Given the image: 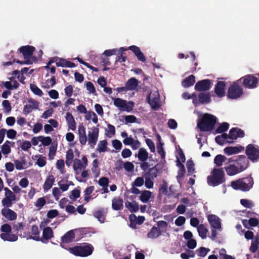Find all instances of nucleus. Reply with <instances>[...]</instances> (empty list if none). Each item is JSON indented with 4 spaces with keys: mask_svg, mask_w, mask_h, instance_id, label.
I'll use <instances>...</instances> for the list:
<instances>
[{
    "mask_svg": "<svg viewBox=\"0 0 259 259\" xmlns=\"http://www.w3.org/2000/svg\"><path fill=\"white\" fill-rule=\"evenodd\" d=\"M35 50V47L32 46L27 45L21 47L17 52V56H23L24 61L14 59V62H16L20 64H31L33 63L34 60L33 59V54Z\"/></svg>",
    "mask_w": 259,
    "mask_h": 259,
    "instance_id": "obj_1",
    "label": "nucleus"
},
{
    "mask_svg": "<svg viewBox=\"0 0 259 259\" xmlns=\"http://www.w3.org/2000/svg\"><path fill=\"white\" fill-rule=\"evenodd\" d=\"M225 182V175L223 168H214L207 178V183L211 187L218 186Z\"/></svg>",
    "mask_w": 259,
    "mask_h": 259,
    "instance_id": "obj_2",
    "label": "nucleus"
},
{
    "mask_svg": "<svg viewBox=\"0 0 259 259\" xmlns=\"http://www.w3.org/2000/svg\"><path fill=\"white\" fill-rule=\"evenodd\" d=\"M217 122V118L208 113L203 114L200 121L197 123V127L201 132H211L214 129Z\"/></svg>",
    "mask_w": 259,
    "mask_h": 259,
    "instance_id": "obj_3",
    "label": "nucleus"
},
{
    "mask_svg": "<svg viewBox=\"0 0 259 259\" xmlns=\"http://www.w3.org/2000/svg\"><path fill=\"white\" fill-rule=\"evenodd\" d=\"M93 246L88 243H83L80 245L69 247L68 251L75 256L86 257L91 255L94 251Z\"/></svg>",
    "mask_w": 259,
    "mask_h": 259,
    "instance_id": "obj_4",
    "label": "nucleus"
},
{
    "mask_svg": "<svg viewBox=\"0 0 259 259\" xmlns=\"http://www.w3.org/2000/svg\"><path fill=\"white\" fill-rule=\"evenodd\" d=\"M253 184V179L251 177L239 179L231 183V186L235 190L248 191Z\"/></svg>",
    "mask_w": 259,
    "mask_h": 259,
    "instance_id": "obj_5",
    "label": "nucleus"
},
{
    "mask_svg": "<svg viewBox=\"0 0 259 259\" xmlns=\"http://www.w3.org/2000/svg\"><path fill=\"white\" fill-rule=\"evenodd\" d=\"M237 82H242V85L247 89L256 88L259 82V74L246 75L237 80Z\"/></svg>",
    "mask_w": 259,
    "mask_h": 259,
    "instance_id": "obj_6",
    "label": "nucleus"
},
{
    "mask_svg": "<svg viewBox=\"0 0 259 259\" xmlns=\"http://www.w3.org/2000/svg\"><path fill=\"white\" fill-rule=\"evenodd\" d=\"M239 82L237 81L230 86L227 93L228 98L236 99L240 97L243 94V89L239 85Z\"/></svg>",
    "mask_w": 259,
    "mask_h": 259,
    "instance_id": "obj_7",
    "label": "nucleus"
},
{
    "mask_svg": "<svg viewBox=\"0 0 259 259\" xmlns=\"http://www.w3.org/2000/svg\"><path fill=\"white\" fill-rule=\"evenodd\" d=\"M114 100V105L118 107L121 111H131L134 107V103L132 102H129L128 103L126 100L117 98H113Z\"/></svg>",
    "mask_w": 259,
    "mask_h": 259,
    "instance_id": "obj_8",
    "label": "nucleus"
},
{
    "mask_svg": "<svg viewBox=\"0 0 259 259\" xmlns=\"http://www.w3.org/2000/svg\"><path fill=\"white\" fill-rule=\"evenodd\" d=\"M245 153L248 159L253 162L259 160V150L252 144H249L246 146Z\"/></svg>",
    "mask_w": 259,
    "mask_h": 259,
    "instance_id": "obj_9",
    "label": "nucleus"
},
{
    "mask_svg": "<svg viewBox=\"0 0 259 259\" xmlns=\"http://www.w3.org/2000/svg\"><path fill=\"white\" fill-rule=\"evenodd\" d=\"M128 50L132 51L134 53L138 60L142 62H146V58L143 53L141 52L139 47L133 45L128 47V48L121 47L120 48V50L121 51H125Z\"/></svg>",
    "mask_w": 259,
    "mask_h": 259,
    "instance_id": "obj_10",
    "label": "nucleus"
},
{
    "mask_svg": "<svg viewBox=\"0 0 259 259\" xmlns=\"http://www.w3.org/2000/svg\"><path fill=\"white\" fill-rule=\"evenodd\" d=\"M211 85V82L210 79H203L196 83L195 89L199 92L206 91L210 89Z\"/></svg>",
    "mask_w": 259,
    "mask_h": 259,
    "instance_id": "obj_11",
    "label": "nucleus"
},
{
    "mask_svg": "<svg viewBox=\"0 0 259 259\" xmlns=\"http://www.w3.org/2000/svg\"><path fill=\"white\" fill-rule=\"evenodd\" d=\"M236 160V164L235 165L241 172L245 170L249 165L248 159L245 155H239Z\"/></svg>",
    "mask_w": 259,
    "mask_h": 259,
    "instance_id": "obj_12",
    "label": "nucleus"
},
{
    "mask_svg": "<svg viewBox=\"0 0 259 259\" xmlns=\"http://www.w3.org/2000/svg\"><path fill=\"white\" fill-rule=\"evenodd\" d=\"M99 130L98 128L94 127L92 132H89L88 133V142L89 144L92 148H93L96 144L98 141Z\"/></svg>",
    "mask_w": 259,
    "mask_h": 259,
    "instance_id": "obj_13",
    "label": "nucleus"
},
{
    "mask_svg": "<svg viewBox=\"0 0 259 259\" xmlns=\"http://www.w3.org/2000/svg\"><path fill=\"white\" fill-rule=\"evenodd\" d=\"M208 221L211 228H214L219 231L221 230V223L220 219L214 214H209L207 217Z\"/></svg>",
    "mask_w": 259,
    "mask_h": 259,
    "instance_id": "obj_14",
    "label": "nucleus"
},
{
    "mask_svg": "<svg viewBox=\"0 0 259 259\" xmlns=\"http://www.w3.org/2000/svg\"><path fill=\"white\" fill-rule=\"evenodd\" d=\"M54 237V232L50 227H47L43 229L42 236L39 241L44 243H47L49 240Z\"/></svg>",
    "mask_w": 259,
    "mask_h": 259,
    "instance_id": "obj_15",
    "label": "nucleus"
},
{
    "mask_svg": "<svg viewBox=\"0 0 259 259\" xmlns=\"http://www.w3.org/2000/svg\"><path fill=\"white\" fill-rule=\"evenodd\" d=\"M130 225V226L133 229H136L137 225H141L144 222L145 219L143 216L137 217L135 214H131L129 217Z\"/></svg>",
    "mask_w": 259,
    "mask_h": 259,
    "instance_id": "obj_16",
    "label": "nucleus"
},
{
    "mask_svg": "<svg viewBox=\"0 0 259 259\" xmlns=\"http://www.w3.org/2000/svg\"><path fill=\"white\" fill-rule=\"evenodd\" d=\"M225 87L226 83L223 81H219L215 84L214 87V92L219 97L222 98L225 96Z\"/></svg>",
    "mask_w": 259,
    "mask_h": 259,
    "instance_id": "obj_17",
    "label": "nucleus"
},
{
    "mask_svg": "<svg viewBox=\"0 0 259 259\" xmlns=\"http://www.w3.org/2000/svg\"><path fill=\"white\" fill-rule=\"evenodd\" d=\"M2 214L9 221H14L17 219V214L10 208H4L1 211Z\"/></svg>",
    "mask_w": 259,
    "mask_h": 259,
    "instance_id": "obj_18",
    "label": "nucleus"
},
{
    "mask_svg": "<svg viewBox=\"0 0 259 259\" xmlns=\"http://www.w3.org/2000/svg\"><path fill=\"white\" fill-rule=\"evenodd\" d=\"M151 93L148 95L146 98V101L149 104L152 109L157 110L160 106L159 97H154L152 99H151Z\"/></svg>",
    "mask_w": 259,
    "mask_h": 259,
    "instance_id": "obj_19",
    "label": "nucleus"
},
{
    "mask_svg": "<svg viewBox=\"0 0 259 259\" xmlns=\"http://www.w3.org/2000/svg\"><path fill=\"white\" fill-rule=\"evenodd\" d=\"M211 101L210 93H200L198 95V104H206L209 103Z\"/></svg>",
    "mask_w": 259,
    "mask_h": 259,
    "instance_id": "obj_20",
    "label": "nucleus"
},
{
    "mask_svg": "<svg viewBox=\"0 0 259 259\" xmlns=\"http://www.w3.org/2000/svg\"><path fill=\"white\" fill-rule=\"evenodd\" d=\"M243 150L244 147L241 145H239L234 147L230 146L226 147L224 151V153L227 155H231L232 154L238 153Z\"/></svg>",
    "mask_w": 259,
    "mask_h": 259,
    "instance_id": "obj_21",
    "label": "nucleus"
},
{
    "mask_svg": "<svg viewBox=\"0 0 259 259\" xmlns=\"http://www.w3.org/2000/svg\"><path fill=\"white\" fill-rule=\"evenodd\" d=\"M123 200L119 197L114 198L112 200V208L114 210H120L123 209Z\"/></svg>",
    "mask_w": 259,
    "mask_h": 259,
    "instance_id": "obj_22",
    "label": "nucleus"
},
{
    "mask_svg": "<svg viewBox=\"0 0 259 259\" xmlns=\"http://www.w3.org/2000/svg\"><path fill=\"white\" fill-rule=\"evenodd\" d=\"M55 178L53 175H49L46 180L44 185L43 189L45 192L48 191L53 186L55 182Z\"/></svg>",
    "mask_w": 259,
    "mask_h": 259,
    "instance_id": "obj_23",
    "label": "nucleus"
},
{
    "mask_svg": "<svg viewBox=\"0 0 259 259\" xmlns=\"http://www.w3.org/2000/svg\"><path fill=\"white\" fill-rule=\"evenodd\" d=\"M225 169L228 176H234L238 173L241 172L238 167L234 164H230L228 166L225 167Z\"/></svg>",
    "mask_w": 259,
    "mask_h": 259,
    "instance_id": "obj_24",
    "label": "nucleus"
},
{
    "mask_svg": "<svg viewBox=\"0 0 259 259\" xmlns=\"http://www.w3.org/2000/svg\"><path fill=\"white\" fill-rule=\"evenodd\" d=\"M74 238L75 234L72 230L68 231L61 237V241L63 243H68L72 242Z\"/></svg>",
    "mask_w": 259,
    "mask_h": 259,
    "instance_id": "obj_25",
    "label": "nucleus"
},
{
    "mask_svg": "<svg viewBox=\"0 0 259 259\" xmlns=\"http://www.w3.org/2000/svg\"><path fill=\"white\" fill-rule=\"evenodd\" d=\"M66 120L69 128L72 131H74L76 129V122L74 118L70 112H67L66 114Z\"/></svg>",
    "mask_w": 259,
    "mask_h": 259,
    "instance_id": "obj_26",
    "label": "nucleus"
},
{
    "mask_svg": "<svg viewBox=\"0 0 259 259\" xmlns=\"http://www.w3.org/2000/svg\"><path fill=\"white\" fill-rule=\"evenodd\" d=\"M161 231L158 227L153 226L147 234V237L151 239H155L160 236Z\"/></svg>",
    "mask_w": 259,
    "mask_h": 259,
    "instance_id": "obj_27",
    "label": "nucleus"
},
{
    "mask_svg": "<svg viewBox=\"0 0 259 259\" xmlns=\"http://www.w3.org/2000/svg\"><path fill=\"white\" fill-rule=\"evenodd\" d=\"M93 216L97 219L101 223H103L105 220L106 212L103 208H101L94 211L93 212Z\"/></svg>",
    "mask_w": 259,
    "mask_h": 259,
    "instance_id": "obj_28",
    "label": "nucleus"
},
{
    "mask_svg": "<svg viewBox=\"0 0 259 259\" xmlns=\"http://www.w3.org/2000/svg\"><path fill=\"white\" fill-rule=\"evenodd\" d=\"M57 66L63 67H70L73 68L75 67V64L71 62L66 60L63 58H59L58 61L56 62Z\"/></svg>",
    "mask_w": 259,
    "mask_h": 259,
    "instance_id": "obj_29",
    "label": "nucleus"
},
{
    "mask_svg": "<svg viewBox=\"0 0 259 259\" xmlns=\"http://www.w3.org/2000/svg\"><path fill=\"white\" fill-rule=\"evenodd\" d=\"M195 82V77L193 75H191L186 77L182 82V85L185 88H187L192 86Z\"/></svg>",
    "mask_w": 259,
    "mask_h": 259,
    "instance_id": "obj_30",
    "label": "nucleus"
},
{
    "mask_svg": "<svg viewBox=\"0 0 259 259\" xmlns=\"http://www.w3.org/2000/svg\"><path fill=\"white\" fill-rule=\"evenodd\" d=\"M138 80L134 77L129 79L125 83L126 88L128 91H133L138 85Z\"/></svg>",
    "mask_w": 259,
    "mask_h": 259,
    "instance_id": "obj_31",
    "label": "nucleus"
},
{
    "mask_svg": "<svg viewBox=\"0 0 259 259\" xmlns=\"http://www.w3.org/2000/svg\"><path fill=\"white\" fill-rule=\"evenodd\" d=\"M2 239L4 241L10 242L16 241L18 239V236L14 234L8 233H2L0 235Z\"/></svg>",
    "mask_w": 259,
    "mask_h": 259,
    "instance_id": "obj_32",
    "label": "nucleus"
},
{
    "mask_svg": "<svg viewBox=\"0 0 259 259\" xmlns=\"http://www.w3.org/2000/svg\"><path fill=\"white\" fill-rule=\"evenodd\" d=\"M148 152L144 148H140L138 151L137 157L141 161H146L148 158Z\"/></svg>",
    "mask_w": 259,
    "mask_h": 259,
    "instance_id": "obj_33",
    "label": "nucleus"
},
{
    "mask_svg": "<svg viewBox=\"0 0 259 259\" xmlns=\"http://www.w3.org/2000/svg\"><path fill=\"white\" fill-rule=\"evenodd\" d=\"M125 207L132 212H136L139 209V205L136 201L132 202L126 201L125 203Z\"/></svg>",
    "mask_w": 259,
    "mask_h": 259,
    "instance_id": "obj_34",
    "label": "nucleus"
},
{
    "mask_svg": "<svg viewBox=\"0 0 259 259\" xmlns=\"http://www.w3.org/2000/svg\"><path fill=\"white\" fill-rule=\"evenodd\" d=\"M31 232L32 236L30 238L35 241H39L40 240L39 231L37 226L36 225H33L31 227Z\"/></svg>",
    "mask_w": 259,
    "mask_h": 259,
    "instance_id": "obj_35",
    "label": "nucleus"
},
{
    "mask_svg": "<svg viewBox=\"0 0 259 259\" xmlns=\"http://www.w3.org/2000/svg\"><path fill=\"white\" fill-rule=\"evenodd\" d=\"M259 247V237L256 236L254 239L252 240L251 245L249 247V250L252 253H255Z\"/></svg>",
    "mask_w": 259,
    "mask_h": 259,
    "instance_id": "obj_36",
    "label": "nucleus"
},
{
    "mask_svg": "<svg viewBox=\"0 0 259 259\" xmlns=\"http://www.w3.org/2000/svg\"><path fill=\"white\" fill-rule=\"evenodd\" d=\"M152 193L147 190L142 191L140 200L143 203H147L148 202L151 197Z\"/></svg>",
    "mask_w": 259,
    "mask_h": 259,
    "instance_id": "obj_37",
    "label": "nucleus"
},
{
    "mask_svg": "<svg viewBox=\"0 0 259 259\" xmlns=\"http://www.w3.org/2000/svg\"><path fill=\"white\" fill-rule=\"evenodd\" d=\"M159 172L160 171L159 168H158V164H156L153 167L149 168L147 174L149 175L150 177V178L154 179L158 176Z\"/></svg>",
    "mask_w": 259,
    "mask_h": 259,
    "instance_id": "obj_38",
    "label": "nucleus"
},
{
    "mask_svg": "<svg viewBox=\"0 0 259 259\" xmlns=\"http://www.w3.org/2000/svg\"><path fill=\"white\" fill-rule=\"evenodd\" d=\"M197 231L199 236L202 239H205L207 237V233L208 232L207 229L204 226L203 224L200 225L197 227Z\"/></svg>",
    "mask_w": 259,
    "mask_h": 259,
    "instance_id": "obj_39",
    "label": "nucleus"
},
{
    "mask_svg": "<svg viewBox=\"0 0 259 259\" xmlns=\"http://www.w3.org/2000/svg\"><path fill=\"white\" fill-rule=\"evenodd\" d=\"M227 159L226 156L221 154H219L215 156L214 158V163L217 166H221L223 163Z\"/></svg>",
    "mask_w": 259,
    "mask_h": 259,
    "instance_id": "obj_40",
    "label": "nucleus"
},
{
    "mask_svg": "<svg viewBox=\"0 0 259 259\" xmlns=\"http://www.w3.org/2000/svg\"><path fill=\"white\" fill-rule=\"evenodd\" d=\"M229 127V124L227 122H223L220 124L213 133L214 134L222 133L227 131Z\"/></svg>",
    "mask_w": 259,
    "mask_h": 259,
    "instance_id": "obj_41",
    "label": "nucleus"
},
{
    "mask_svg": "<svg viewBox=\"0 0 259 259\" xmlns=\"http://www.w3.org/2000/svg\"><path fill=\"white\" fill-rule=\"evenodd\" d=\"M232 128H234L235 132L233 133L234 136L236 137L235 139H232V141L228 142L229 143H232L233 142V140H236L238 138H243L245 136L244 132L241 129L238 127H233Z\"/></svg>",
    "mask_w": 259,
    "mask_h": 259,
    "instance_id": "obj_42",
    "label": "nucleus"
},
{
    "mask_svg": "<svg viewBox=\"0 0 259 259\" xmlns=\"http://www.w3.org/2000/svg\"><path fill=\"white\" fill-rule=\"evenodd\" d=\"M73 169L76 172V173L79 172L82 168H83V164L82 163L81 161L77 158H75L74 160L73 163Z\"/></svg>",
    "mask_w": 259,
    "mask_h": 259,
    "instance_id": "obj_43",
    "label": "nucleus"
},
{
    "mask_svg": "<svg viewBox=\"0 0 259 259\" xmlns=\"http://www.w3.org/2000/svg\"><path fill=\"white\" fill-rule=\"evenodd\" d=\"M242 223L244 226L247 228L246 223H248V224L251 227H256L258 225L259 221L256 218H251L248 220V221L246 220H243Z\"/></svg>",
    "mask_w": 259,
    "mask_h": 259,
    "instance_id": "obj_44",
    "label": "nucleus"
},
{
    "mask_svg": "<svg viewBox=\"0 0 259 259\" xmlns=\"http://www.w3.org/2000/svg\"><path fill=\"white\" fill-rule=\"evenodd\" d=\"M74 154L71 149H69L66 152V164L67 166H70L73 159Z\"/></svg>",
    "mask_w": 259,
    "mask_h": 259,
    "instance_id": "obj_45",
    "label": "nucleus"
},
{
    "mask_svg": "<svg viewBox=\"0 0 259 259\" xmlns=\"http://www.w3.org/2000/svg\"><path fill=\"white\" fill-rule=\"evenodd\" d=\"M107 141L106 140L100 141L98 145L97 150L100 152H105L107 151Z\"/></svg>",
    "mask_w": 259,
    "mask_h": 259,
    "instance_id": "obj_46",
    "label": "nucleus"
},
{
    "mask_svg": "<svg viewBox=\"0 0 259 259\" xmlns=\"http://www.w3.org/2000/svg\"><path fill=\"white\" fill-rule=\"evenodd\" d=\"M4 190L5 191V198L16 201V195L14 194V193L13 192H12L7 187L4 188Z\"/></svg>",
    "mask_w": 259,
    "mask_h": 259,
    "instance_id": "obj_47",
    "label": "nucleus"
},
{
    "mask_svg": "<svg viewBox=\"0 0 259 259\" xmlns=\"http://www.w3.org/2000/svg\"><path fill=\"white\" fill-rule=\"evenodd\" d=\"M209 250V248L200 247L196 250V253L199 256L204 257L207 255Z\"/></svg>",
    "mask_w": 259,
    "mask_h": 259,
    "instance_id": "obj_48",
    "label": "nucleus"
},
{
    "mask_svg": "<svg viewBox=\"0 0 259 259\" xmlns=\"http://www.w3.org/2000/svg\"><path fill=\"white\" fill-rule=\"evenodd\" d=\"M30 89L33 93L39 96H42L43 95L42 91L34 84L30 83Z\"/></svg>",
    "mask_w": 259,
    "mask_h": 259,
    "instance_id": "obj_49",
    "label": "nucleus"
},
{
    "mask_svg": "<svg viewBox=\"0 0 259 259\" xmlns=\"http://www.w3.org/2000/svg\"><path fill=\"white\" fill-rule=\"evenodd\" d=\"M57 149V144L53 143L49 148V159L52 160L54 158V156L56 154V152Z\"/></svg>",
    "mask_w": 259,
    "mask_h": 259,
    "instance_id": "obj_50",
    "label": "nucleus"
},
{
    "mask_svg": "<svg viewBox=\"0 0 259 259\" xmlns=\"http://www.w3.org/2000/svg\"><path fill=\"white\" fill-rule=\"evenodd\" d=\"M39 142H41V144L45 146H49L52 143V140L50 137L39 136Z\"/></svg>",
    "mask_w": 259,
    "mask_h": 259,
    "instance_id": "obj_51",
    "label": "nucleus"
},
{
    "mask_svg": "<svg viewBox=\"0 0 259 259\" xmlns=\"http://www.w3.org/2000/svg\"><path fill=\"white\" fill-rule=\"evenodd\" d=\"M220 259H235V258L230 255L226 254V250L225 248H221L219 251Z\"/></svg>",
    "mask_w": 259,
    "mask_h": 259,
    "instance_id": "obj_52",
    "label": "nucleus"
},
{
    "mask_svg": "<svg viewBox=\"0 0 259 259\" xmlns=\"http://www.w3.org/2000/svg\"><path fill=\"white\" fill-rule=\"evenodd\" d=\"M235 129L234 128H231L229 131V134L228 135L226 133H223L222 134L221 136L222 137V139L225 141V140L227 139H229L230 140L235 139L236 137L234 136L233 133L235 132Z\"/></svg>",
    "mask_w": 259,
    "mask_h": 259,
    "instance_id": "obj_53",
    "label": "nucleus"
},
{
    "mask_svg": "<svg viewBox=\"0 0 259 259\" xmlns=\"http://www.w3.org/2000/svg\"><path fill=\"white\" fill-rule=\"evenodd\" d=\"M163 143L157 144V152L160 155L161 159H164L165 156V152L163 147Z\"/></svg>",
    "mask_w": 259,
    "mask_h": 259,
    "instance_id": "obj_54",
    "label": "nucleus"
},
{
    "mask_svg": "<svg viewBox=\"0 0 259 259\" xmlns=\"http://www.w3.org/2000/svg\"><path fill=\"white\" fill-rule=\"evenodd\" d=\"M186 166L188 173H189V174H192L195 171L194 163L193 160L191 159L188 160Z\"/></svg>",
    "mask_w": 259,
    "mask_h": 259,
    "instance_id": "obj_55",
    "label": "nucleus"
},
{
    "mask_svg": "<svg viewBox=\"0 0 259 259\" xmlns=\"http://www.w3.org/2000/svg\"><path fill=\"white\" fill-rule=\"evenodd\" d=\"M46 203V200L44 197L39 198L36 201L35 205L40 209Z\"/></svg>",
    "mask_w": 259,
    "mask_h": 259,
    "instance_id": "obj_56",
    "label": "nucleus"
},
{
    "mask_svg": "<svg viewBox=\"0 0 259 259\" xmlns=\"http://www.w3.org/2000/svg\"><path fill=\"white\" fill-rule=\"evenodd\" d=\"M1 151L2 153L7 157L8 155L11 152V148L10 146H7L6 144H3L1 146Z\"/></svg>",
    "mask_w": 259,
    "mask_h": 259,
    "instance_id": "obj_57",
    "label": "nucleus"
},
{
    "mask_svg": "<svg viewBox=\"0 0 259 259\" xmlns=\"http://www.w3.org/2000/svg\"><path fill=\"white\" fill-rule=\"evenodd\" d=\"M13 201H15L10 199L4 198L2 200V203L3 206L7 207L6 208H9V207H10L12 206Z\"/></svg>",
    "mask_w": 259,
    "mask_h": 259,
    "instance_id": "obj_58",
    "label": "nucleus"
},
{
    "mask_svg": "<svg viewBox=\"0 0 259 259\" xmlns=\"http://www.w3.org/2000/svg\"><path fill=\"white\" fill-rule=\"evenodd\" d=\"M36 163L39 167H40L45 166L47 163L46 157L40 155L38 158L37 159Z\"/></svg>",
    "mask_w": 259,
    "mask_h": 259,
    "instance_id": "obj_59",
    "label": "nucleus"
},
{
    "mask_svg": "<svg viewBox=\"0 0 259 259\" xmlns=\"http://www.w3.org/2000/svg\"><path fill=\"white\" fill-rule=\"evenodd\" d=\"M144 183V178L143 177H137L133 182L132 185L136 187H141Z\"/></svg>",
    "mask_w": 259,
    "mask_h": 259,
    "instance_id": "obj_60",
    "label": "nucleus"
},
{
    "mask_svg": "<svg viewBox=\"0 0 259 259\" xmlns=\"http://www.w3.org/2000/svg\"><path fill=\"white\" fill-rule=\"evenodd\" d=\"M98 184L101 187H108L109 179L106 177H103L99 179Z\"/></svg>",
    "mask_w": 259,
    "mask_h": 259,
    "instance_id": "obj_61",
    "label": "nucleus"
},
{
    "mask_svg": "<svg viewBox=\"0 0 259 259\" xmlns=\"http://www.w3.org/2000/svg\"><path fill=\"white\" fill-rule=\"evenodd\" d=\"M108 130L107 131V135L109 137H111L112 136H114L115 134V127L110 124H108L107 125Z\"/></svg>",
    "mask_w": 259,
    "mask_h": 259,
    "instance_id": "obj_62",
    "label": "nucleus"
},
{
    "mask_svg": "<svg viewBox=\"0 0 259 259\" xmlns=\"http://www.w3.org/2000/svg\"><path fill=\"white\" fill-rule=\"evenodd\" d=\"M1 231L3 232V233H11L12 231V227L8 224H5L1 226Z\"/></svg>",
    "mask_w": 259,
    "mask_h": 259,
    "instance_id": "obj_63",
    "label": "nucleus"
},
{
    "mask_svg": "<svg viewBox=\"0 0 259 259\" xmlns=\"http://www.w3.org/2000/svg\"><path fill=\"white\" fill-rule=\"evenodd\" d=\"M65 181L64 180H63V179L60 180L58 182V185L59 186L60 188L63 191H67L68 189V188H69V184H68L67 183H65Z\"/></svg>",
    "mask_w": 259,
    "mask_h": 259,
    "instance_id": "obj_64",
    "label": "nucleus"
}]
</instances>
